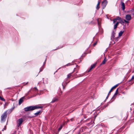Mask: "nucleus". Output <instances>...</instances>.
I'll list each match as a JSON object with an SVG mask.
<instances>
[{"mask_svg": "<svg viewBox=\"0 0 134 134\" xmlns=\"http://www.w3.org/2000/svg\"><path fill=\"white\" fill-rule=\"evenodd\" d=\"M43 107L39 105L37 106H30L24 108V110L26 111H30L34 110L39 109L42 108Z\"/></svg>", "mask_w": 134, "mask_h": 134, "instance_id": "1", "label": "nucleus"}, {"mask_svg": "<svg viewBox=\"0 0 134 134\" xmlns=\"http://www.w3.org/2000/svg\"><path fill=\"white\" fill-rule=\"evenodd\" d=\"M7 111H5L1 116V121L4 122L7 117Z\"/></svg>", "mask_w": 134, "mask_h": 134, "instance_id": "2", "label": "nucleus"}, {"mask_svg": "<svg viewBox=\"0 0 134 134\" xmlns=\"http://www.w3.org/2000/svg\"><path fill=\"white\" fill-rule=\"evenodd\" d=\"M23 122V119L21 118L18 119L17 121V126L18 127L19 126L22 124Z\"/></svg>", "mask_w": 134, "mask_h": 134, "instance_id": "3", "label": "nucleus"}, {"mask_svg": "<svg viewBox=\"0 0 134 134\" xmlns=\"http://www.w3.org/2000/svg\"><path fill=\"white\" fill-rule=\"evenodd\" d=\"M107 3V0H105L102 2V6L103 9H104L106 7Z\"/></svg>", "mask_w": 134, "mask_h": 134, "instance_id": "4", "label": "nucleus"}, {"mask_svg": "<svg viewBox=\"0 0 134 134\" xmlns=\"http://www.w3.org/2000/svg\"><path fill=\"white\" fill-rule=\"evenodd\" d=\"M97 64V63H96L94 64H93L90 66V69L88 70L87 72H90L91 70L93 68H94L95 66Z\"/></svg>", "mask_w": 134, "mask_h": 134, "instance_id": "5", "label": "nucleus"}, {"mask_svg": "<svg viewBox=\"0 0 134 134\" xmlns=\"http://www.w3.org/2000/svg\"><path fill=\"white\" fill-rule=\"evenodd\" d=\"M125 18L127 20H130L131 19V17L129 14H127L125 16Z\"/></svg>", "mask_w": 134, "mask_h": 134, "instance_id": "6", "label": "nucleus"}, {"mask_svg": "<svg viewBox=\"0 0 134 134\" xmlns=\"http://www.w3.org/2000/svg\"><path fill=\"white\" fill-rule=\"evenodd\" d=\"M115 34V33L113 31H112L111 33V39L112 41L114 39V35Z\"/></svg>", "mask_w": 134, "mask_h": 134, "instance_id": "7", "label": "nucleus"}, {"mask_svg": "<svg viewBox=\"0 0 134 134\" xmlns=\"http://www.w3.org/2000/svg\"><path fill=\"white\" fill-rule=\"evenodd\" d=\"M118 85H119L118 84H117L116 85H115L114 86H113L111 88V90L109 91V92L108 94V95L109 94V93H110L111 92L112 90L113 89H114V88H115L116 87L118 86Z\"/></svg>", "mask_w": 134, "mask_h": 134, "instance_id": "8", "label": "nucleus"}, {"mask_svg": "<svg viewBox=\"0 0 134 134\" xmlns=\"http://www.w3.org/2000/svg\"><path fill=\"white\" fill-rule=\"evenodd\" d=\"M121 4L122 9L123 10H124L125 9V4L124 2H121Z\"/></svg>", "mask_w": 134, "mask_h": 134, "instance_id": "9", "label": "nucleus"}, {"mask_svg": "<svg viewBox=\"0 0 134 134\" xmlns=\"http://www.w3.org/2000/svg\"><path fill=\"white\" fill-rule=\"evenodd\" d=\"M24 98V97H22L21 98H20L19 100V105H20L21 104L23 101V99Z\"/></svg>", "mask_w": 134, "mask_h": 134, "instance_id": "10", "label": "nucleus"}, {"mask_svg": "<svg viewBox=\"0 0 134 134\" xmlns=\"http://www.w3.org/2000/svg\"><path fill=\"white\" fill-rule=\"evenodd\" d=\"M42 80H43V83L44 84L47 83H48V79H46L44 80V78H43Z\"/></svg>", "mask_w": 134, "mask_h": 134, "instance_id": "11", "label": "nucleus"}, {"mask_svg": "<svg viewBox=\"0 0 134 134\" xmlns=\"http://www.w3.org/2000/svg\"><path fill=\"white\" fill-rule=\"evenodd\" d=\"M118 89L117 88V90H116L115 93H114L113 96L112 98H114L115 97V96L117 94L118 92Z\"/></svg>", "mask_w": 134, "mask_h": 134, "instance_id": "12", "label": "nucleus"}, {"mask_svg": "<svg viewBox=\"0 0 134 134\" xmlns=\"http://www.w3.org/2000/svg\"><path fill=\"white\" fill-rule=\"evenodd\" d=\"M58 100V99L57 98L55 97L54 98L52 99V101L51 102V103H53Z\"/></svg>", "mask_w": 134, "mask_h": 134, "instance_id": "13", "label": "nucleus"}, {"mask_svg": "<svg viewBox=\"0 0 134 134\" xmlns=\"http://www.w3.org/2000/svg\"><path fill=\"white\" fill-rule=\"evenodd\" d=\"M119 23V22H117L114 25V29H115L117 27Z\"/></svg>", "mask_w": 134, "mask_h": 134, "instance_id": "14", "label": "nucleus"}, {"mask_svg": "<svg viewBox=\"0 0 134 134\" xmlns=\"http://www.w3.org/2000/svg\"><path fill=\"white\" fill-rule=\"evenodd\" d=\"M107 60H106V58H105L104 60L102 62L101 64V65L103 64H104L105 62H106Z\"/></svg>", "mask_w": 134, "mask_h": 134, "instance_id": "15", "label": "nucleus"}, {"mask_svg": "<svg viewBox=\"0 0 134 134\" xmlns=\"http://www.w3.org/2000/svg\"><path fill=\"white\" fill-rule=\"evenodd\" d=\"M123 31H121L119 34V36L120 37L122 35V34L123 32Z\"/></svg>", "mask_w": 134, "mask_h": 134, "instance_id": "16", "label": "nucleus"}, {"mask_svg": "<svg viewBox=\"0 0 134 134\" xmlns=\"http://www.w3.org/2000/svg\"><path fill=\"white\" fill-rule=\"evenodd\" d=\"M67 84V83L66 82H63L62 83V85L63 87V89H64V85H66Z\"/></svg>", "mask_w": 134, "mask_h": 134, "instance_id": "17", "label": "nucleus"}, {"mask_svg": "<svg viewBox=\"0 0 134 134\" xmlns=\"http://www.w3.org/2000/svg\"><path fill=\"white\" fill-rule=\"evenodd\" d=\"M116 20H119V21H120L121 19V18L119 16H117L116 18Z\"/></svg>", "mask_w": 134, "mask_h": 134, "instance_id": "18", "label": "nucleus"}, {"mask_svg": "<svg viewBox=\"0 0 134 134\" xmlns=\"http://www.w3.org/2000/svg\"><path fill=\"white\" fill-rule=\"evenodd\" d=\"M44 68V66H42L40 68V71L39 72H40L42 71L43 69Z\"/></svg>", "mask_w": 134, "mask_h": 134, "instance_id": "19", "label": "nucleus"}, {"mask_svg": "<svg viewBox=\"0 0 134 134\" xmlns=\"http://www.w3.org/2000/svg\"><path fill=\"white\" fill-rule=\"evenodd\" d=\"M119 23H120L121 24H122L124 23V21H123L122 19H121V20H120V22Z\"/></svg>", "mask_w": 134, "mask_h": 134, "instance_id": "20", "label": "nucleus"}, {"mask_svg": "<svg viewBox=\"0 0 134 134\" xmlns=\"http://www.w3.org/2000/svg\"><path fill=\"white\" fill-rule=\"evenodd\" d=\"M40 111H38V112H37L36 113H35V114L36 116H37L38 115H39V114L40 113Z\"/></svg>", "mask_w": 134, "mask_h": 134, "instance_id": "21", "label": "nucleus"}, {"mask_svg": "<svg viewBox=\"0 0 134 134\" xmlns=\"http://www.w3.org/2000/svg\"><path fill=\"white\" fill-rule=\"evenodd\" d=\"M0 99L1 100H2L3 101H5V99H4L2 97H1L0 96Z\"/></svg>", "mask_w": 134, "mask_h": 134, "instance_id": "22", "label": "nucleus"}, {"mask_svg": "<svg viewBox=\"0 0 134 134\" xmlns=\"http://www.w3.org/2000/svg\"><path fill=\"white\" fill-rule=\"evenodd\" d=\"M72 63H69L67 64H66V66H70V65H73V64H72Z\"/></svg>", "mask_w": 134, "mask_h": 134, "instance_id": "23", "label": "nucleus"}, {"mask_svg": "<svg viewBox=\"0 0 134 134\" xmlns=\"http://www.w3.org/2000/svg\"><path fill=\"white\" fill-rule=\"evenodd\" d=\"M71 76V73H70L67 75V78H69Z\"/></svg>", "mask_w": 134, "mask_h": 134, "instance_id": "24", "label": "nucleus"}, {"mask_svg": "<svg viewBox=\"0 0 134 134\" xmlns=\"http://www.w3.org/2000/svg\"><path fill=\"white\" fill-rule=\"evenodd\" d=\"M14 109V108H11V109H10L9 110V111L10 112V113H11L12 112V111L13 110V109Z\"/></svg>", "mask_w": 134, "mask_h": 134, "instance_id": "25", "label": "nucleus"}, {"mask_svg": "<svg viewBox=\"0 0 134 134\" xmlns=\"http://www.w3.org/2000/svg\"><path fill=\"white\" fill-rule=\"evenodd\" d=\"M83 74H80L79 75L77 76L76 77L82 76H83Z\"/></svg>", "mask_w": 134, "mask_h": 134, "instance_id": "26", "label": "nucleus"}, {"mask_svg": "<svg viewBox=\"0 0 134 134\" xmlns=\"http://www.w3.org/2000/svg\"><path fill=\"white\" fill-rule=\"evenodd\" d=\"M128 21L129 20H124V21L126 23H129V21Z\"/></svg>", "mask_w": 134, "mask_h": 134, "instance_id": "27", "label": "nucleus"}, {"mask_svg": "<svg viewBox=\"0 0 134 134\" xmlns=\"http://www.w3.org/2000/svg\"><path fill=\"white\" fill-rule=\"evenodd\" d=\"M97 43V41H96L95 42L93 45L94 46L95 45H96Z\"/></svg>", "mask_w": 134, "mask_h": 134, "instance_id": "28", "label": "nucleus"}, {"mask_svg": "<svg viewBox=\"0 0 134 134\" xmlns=\"http://www.w3.org/2000/svg\"><path fill=\"white\" fill-rule=\"evenodd\" d=\"M116 21V19H115L113 20V23H114Z\"/></svg>", "mask_w": 134, "mask_h": 134, "instance_id": "29", "label": "nucleus"}, {"mask_svg": "<svg viewBox=\"0 0 134 134\" xmlns=\"http://www.w3.org/2000/svg\"><path fill=\"white\" fill-rule=\"evenodd\" d=\"M99 5L97 4V7H96V8L98 10L99 8V7H98Z\"/></svg>", "mask_w": 134, "mask_h": 134, "instance_id": "30", "label": "nucleus"}, {"mask_svg": "<svg viewBox=\"0 0 134 134\" xmlns=\"http://www.w3.org/2000/svg\"><path fill=\"white\" fill-rule=\"evenodd\" d=\"M132 14L133 15L134 14V11L133 10H131Z\"/></svg>", "mask_w": 134, "mask_h": 134, "instance_id": "31", "label": "nucleus"}, {"mask_svg": "<svg viewBox=\"0 0 134 134\" xmlns=\"http://www.w3.org/2000/svg\"><path fill=\"white\" fill-rule=\"evenodd\" d=\"M100 0H98V4H97L99 5L100 4Z\"/></svg>", "mask_w": 134, "mask_h": 134, "instance_id": "32", "label": "nucleus"}, {"mask_svg": "<svg viewBox=\"0 0 134 134\" xmlns=\"http://www.w3.org/2000/svg\"><path fill=\"white\" fill-rule=\"evenodd\" d=\"M62 126L60 127L59 128V129H58V131H60L61 129H62Z\"/></svg>", "mask_w": 134, "mask_h": 134, "instance_id": "33", "label": "nucleus"}, {"mask_svg": "<svg viewBox=\"0 0 134 134\" xmlns=\"http://www.w3.org/2000/svg\"><path fill=\"white\" fill-rule=\"evenodd\" d=\"M6 129V127L5 126L3 128V129L2 130V131H4V130H5Z\"/></svg>", "mask_w": 134, "mask_h": 134, "instance_id": "34", "label": "nucleus"}, {"mask_svg": "<svg viewBox=\"0 0 134 134\" xmlns=\"http://www.w3.org/2000/svg\"><path fill=\"white\" fill-rule=\"evenodd\" d=\"M97 21H98V25L99 26L100 24L99 22L98 19H97Z\"/></svg>", "mask_w": 134, "mask_h": 134, "instance_id": "35", "label": "nucleus"}, {"mask_svg": "<svg viewBox=\"0 0 134 134\" xmlns=\"http://www.w3.org/2000/svg\"><path fill=\"white\" fill-rule=\"evenodd\" d=\"M46 59L45 60V61L43 63V65H44L46 63Z\"/></svg>", "mask_w": 134, "mask_h": 134, "instance_id": "36", "label": "nucleus"}, {"mask_svg": "<svg viewBox=\"0 0 134 134\" xmlns=\"http://www.w3.org/2000/svg\"><path fill=\"white\" fill-rule=\"evenodd\" d=\"M134 79V76H132L131 79Z\"/></svg>", "mask_w": 134, "mask_h": 134, "instance_id": "37", "label": "nucleus"}, {"mask_svg": "<svg viewBox=\"0 0 134 134\" xmlns=\"http://www.w3.org/2000/svg\"><path fill=\"white\" fill-rule=\"evenodd\" d=\"M34 89L35 90H37V89L36 87H35L34 88Z\"/></svg>", "mask_w": 134, "mask_h": 134, "instance_id": "38", "label": "nucleus"}, {"mask_svg": "<svg viewBox=\"0 0 134 134\" xmlns=\"http://www.w3.org/2000/svg\"><path fill=\"white\" fill-rule=\"evenodd\" d=\"M109 96V95H108L107 97L106 98V99H107V98H108V96Z\"/></svg>", "mask_w": 134, "mask_h": 134, "instance_id": "39", "label": "nucleus"}, {"mask_svg": "<svg viewBox=\"0 0 134 134\" xmlns=\"http://www.w3.org/2000/svg\"><path fill=\"white\" fill-rule=\"evenodd\" d=\"M10 88H7V89H10Z\"/></svg>", "mask_w": 134, "mask_h": 134, "instance_id": "40", "label": "nucleus"}, {"mask_svg": "<svg viewBox=\"0 0 134 134\" xmlns=\"http://www.w3.org/2000/svg\"><path fill=\"white\" fill-rule=\"evenodd\" d=\"M71 121H72V120H73V119H71Z\"/></svg>", "mask_w": 134, "mask_h": 134, "instance_id": "41", "label": "nucleus"}, {"mask_svg": "<svg viewBox=\"0 0 134 134\" xmlns=\"http://www.w3.org/2000/svg\"><path fill=\"white\" fill-rule=\"evenodd\" d=\"M75 75H76V74H75L74 75V76H75Z\"/></svg>", "mask_w": 134, "mask_h": 134, "instance_id": "42", "label": "nucleus"}, {"mask_svg": "<svg viewBox=\"0 0 134 134\" xmlns=\"http://www.w3.org/2000/svg\"><path fill=\"white\" fill-rule=\"evenodd\" d=\"M28 83V82H27L26 83V84H27V83Z\"/></svg>", "mask_w": 134, "mask_h": 134, "instance_id": "43", "label": "nucleus"}, {"mask_svg": "<svg viewBox=\"0 0 134 134\" xmlns=\"http://www.w3.org/2000/svg\"><path fill=\"white\" fill-rule=\"evenodd\" d=\"M78 66L77 65H76V66L77 67V66Z\"/></svg>", "mask_w": 134, "mask_h": 134, "instance_id": "44", "label": "nucleus"}, {"mask_svg": "<svg viewBox=\"0 0 134 134\" xmlns=\"http://www.w3.org/2000/svg\"><path fill=\"white\" fill-rule=\"evenodd\" d=\"M106 107V106H105L104 107V108H105Z\"/></svg>", "mask_w": 134, "mask_h": 134, "instance_id": "45", "label": "nucleus"}, {"mask_svg": "<svg viewBox=\"0 0 134 134\" xmlns=\"http://www.w3.org/2000/svg\"><path fill=\"white\" fill-rule=\"evenodd\" d=\"M90 119L91 120V119Z\"/></svg>", "mask_w": 134, "mask_h": 134, "instance_id": "46", "label": "nucleus"}, {"mask_svg": "<svg viewBox=\"0 0 134 134\" xmlns=\"http://www.w3.org/2000/svg\"><path fill=\"white\" fill-rule=\"evenodd\" d=\"M56 49H54V50H56Z\"/></svg>", "mask_w": 134, "mask_h": 134, "instance_id": "47", "label": "nucleus"}]
</instances>
